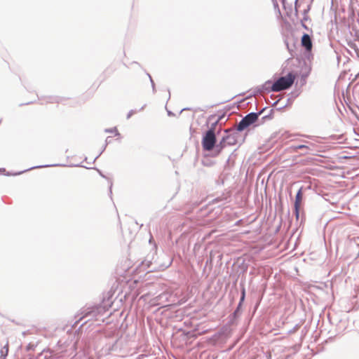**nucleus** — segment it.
<instances>
[{
  "instance_id": "nucleus-1",
  "label": "nucleus",
  "mask_w": 359,
  "mask_h": 359,
  "mask_svg": "<svg viewBox=\"0 0 359 359\" xmlns=\"http://www.w3.org/2000/svg\"><path fill=\"white\" fill-rule=\"evenodd\" d=\"M295 80V76L292 72L288 73L286 76L279 77L275 81L270 88V90L273 92H280L287 90L293 85Z\"/></svg>"
},
{
  "instance_id": "nucleus-2",
  "label": "nucleus",
  "mask_w": 359,
  "mask_h": 359,
  "mask_svg": "<svg viewBox=\"0 0 359 359\" xmlns=\"http://www.w3.org/2000/svg\"><path fill=\"white\" fill-rule=\"evenodd\" d=\"M266 108H263L258 112H250L245 115L242 119L238 123L236 126V130L238 132L243 131L245 129L248 128L252 124L255 123L257 121L259 120V116L263 114L264 111Z\"/></svg>"
},
{
  "instance_id": "nucleus-3",
  "label": "nucleus",
  "mask_w": 359,
  "mask_h": 359,
  "mask_svg": "<svg viewBox=\"0 0 359 359\" xmlns=\"http://www.w3.org/2000/svg\"><path fill=\"white\" fill-rule=\"evenodd\" d=\"M107 311L105 305L97 304L90 307L85 309L82 311V317L80 320L86 319L85 323L88 320L97 318L99 316H103Z\"/></svg>"
},
{
  "instance_id": "nucleus-4",
  "label": "nucleus",
  "mask_w": 359,
  "mask_h": 359,
  "mask_svg": "<svg viewBox=\"0 0 359 359\" xmlns=\"http://www.w3.org/2000/svg\"><path fill=\"white\" fill-rule=\"evenodd\" d=\"M217 142L216 133H212V131H205L204 133L201 140L203 151H211L215 150Z\"/></svg>"
},
{
  "instance_id": "nucleus-5",
  "label": "nucleus",
  "mask_w": 359,
  "mask_h": 359,
  "mask_svg": "<svg viewBox=\"0 0 359 359\" xmlns=\"http://www.w3.org/2000/svg\"><path fill=\"white\" fill-rule=\"evenodd\" d=\"M58 349L57 351L60 353H65V355L70 356L74 353L76 350V341H71L70 343L67 344V341H64L62 339H60L57 342Z\"/></svg>"
},
{
  "instance_id": "nucleus-6",
  "label": "nucleus",
  "mask_w": 359,
  "mask_h": 359,
  "mask_svg": "<svg viewBox=\"0 0 359 359\" xmlns=\"http://www.w3.org/2000/svg\"><path fill=\"white\" fill-rule=\"evenodd\" d=\"M301 44H302V46L305 50V53H304L305 57L307 59H309L310 55H311V50H312V47H313L312 40H311V37L310 36V35H309L308 34L304 33V34L302 35V39H301Z\"/></svg>"
},
{
  "instance_id": "nucleus-7",
  "label": "nucleus",
  "mask_w": 359,
  "mask_h": 359,
  "mask_svg": "<svg viewBox=\"0 0 359 359\" xmlns=\"http://www.w3.org/2000/svg\"><path fill=\"white\" fill-rule=\"evenodd\" d=\"M242 305L243 304H241V303H238L235 311L233 312L232 314H231L229 316V324H231V325L234 324L236 319L238 318H239V316H241V312H242V311H241Z\"/></svg>"
},
{
  "instance_id": "nucleus-8",
  "label": "nucleus",
  "mask_w": 359,
  "mask_h": 359,
  "mask_svg": "<svg viewBox=\"0 0 359 359\" xmlns=\"http://www.w3.org/2000/svg\"><path fill=\"white\" fill-rule=\"evenodd\" d=\"M52 166H64V165H62V164H53V165H42L33 166V167L27 168V169H26L25 170H22V171L16 172L15 174H13V175H18L22 174V173H24V172H25L27 171H29V170H33V169L41 168H48V167H52ZM5 175H7V176L12 175V174H11L9 172H7Z\"/></svg>"
},
{
  "instance_id": "nucleus-9",
  "label": "nucleus",
  "mask_w": 359,
  "mask_h": 359,
  "mask_svg": "<svg viewBox=\"0 0 359 359\" xmlns=\"http://www.w3.org/2000/svg\"><path fill=\"white\" fill-rule=\"evenodd\" d=\"M226 146H228V144H226L224 137H223L218 144L216 143V146L215 148V152L216 153L215 156L219 154L222 149L225 148Z\"/></svg>"
},
{
  "instance_id": "nucleus-10",
  "label": "nucleus",
  "mask_w": 359,
  "mask_h": 359,
  "mask_svg": "<svg viewBox=\"0 0 359 359\" xmlns=\"http://www.w3.org/2000/svg\"><path fill=\"white\" fill-rule=\"evenodd\" d=\"M228 146H233L237 143V138L235 134L224 136Z\"/></svg>"
},
{
  "instance_id": "nucleus-11",
  "label": "nucleus",
  "mask_w": 359,
  "mask_h": 359,
  "mask_svg": "<svg viewBox=\"0 0 359 359\" xmlns=\"http://www.w3.org/2000/svg\"><path fill=\"white\" fill-rule=\"evenodd\" d=\"M302 198H303V193H302V190L301 188L298 190V191L296 194L294 207H300L302 201Z\"/></svg>"
},
{
  "instance_id": "nucleus-12",
  "label": "nucleus",
  "mask_w": 359,
  "mask_h": 359,
  "mask_svg": "<svg viewBox=\"0 0 359 359\" xmlns=\"http://www.w3.org/2000/svg\"><path fill=\"white\" fill-rule=\"evenodd\" d=\"M291 149L293 151H297L299 149H306V151H305V152L304 153V154H309V151H311V149H309V146L306 144L292 145L291 147Z\"/></svg>"
},
{
  "instance_id": "nucleus-13",
  "label": "nucleus",
  "mask_w": 359,
  "mask_h": 359,
  "mask_svg": "<svg viewBox=\"0 0 359 359\" xmlns=\"http://www.w3.org/2000/svg\"><path fill=\"white\" fill-rule=\"evenodd\" d=\"M8 342L7 341L6 344L2 347V348L0 350V359H6L8 353Z\"/></svg>"
},
{
  "instance_id": "nucleus-14",
  "label": "nucleus",
  "mask_w": 359,
  "mask_h": 359,
  "mask_svg": "<svg viewBox=\"0 0 359 359\" xmlns=\"http://www.w3.org/2000/svg\"><path fill=\"white\" fill-rule=\"evenodd\" d=\"M51 353L48 351L43 350L40 353L37 357V359H51Z\"/></svg>"
},
{
  "instance_id": "nucleus-15",
  "label": "nucleus",
  "mask_w": 359,
  "mask_h": 359,
  "mask_svg": "<svg viewBox=\"0 0 359 359\" xmlns=\"http://www.w3.org/2000/svg\"><path fill=\"white\" fill-rule=\"evenodd\" d=\"M271 81L268 80L266 81L263 85L261 86V88H264V92L270 93L273 92L272 90H270Z\"/></svg>"
},
{
  "instance_id": "nucleus-16",
  "label": "nucleus",
  "mask_w": 359,
  "mask_h": 359,
  "mask_svg": "<svg viewBox=\"0 0 359 359\" xmlns=\"http://www.w3.org/2000/svg\"><path fill=\"white\" fill-rule=\"evenodd\" d=\"M245 299V288L243 285L241 287V297L238 303L243 304Z\"/></svg>"
},
{
  "instance_id": "nucleus-17",
  "label": "nucleus",
  "mask_w": 359,
  "mask_h": 359,
  "mask_svg": "<svg viewBox=\"0 0 359 359\" xmlns=\"http://www.w3.org/2000/svg\"><path fill=\"white\" fill-rule=\"evenodd\" d=\"M219 122H217V120H216L215 122L211 123L210 127L208 128L207 131H212V133H216V128Z\"/></svg>"
},
{
  "instance_id": "nucleus-18",
  "label": "nucleus",
  "mask_w": 359,
  "mask_h": 359,
  "mask_svg": "<svg viewBox=\"0 0 359 359\" xmlns=\"http://www.w3.org/2000/svg\"><path fill=\"white\" fill-rule=\"evenodd\" d=\"M272 114H273V109H271L270 113L269 114L262 116L261 121H260L261 123H263L266 120H271L272 118Z\"/></svg>"
},
{
  "instance_id": "nucleus-19",
  "label": "nucleus",
  "mask_w": 359,
  "mask_h": 359,
  "mask_svg": "<svg viewBox=\"0 0 359 359\" xmlns=\"http://www.w3.org/2000/svg\"><path fill=\"white\" fill-rule=\"evenodd\" d=\"M118 340H116L111 347L109 348V351H116L117 349Z\"/></svg>"
},
{
  "instance_id": "nucleus-20",
  "label": "nucleus",
  "mask_w": 359,
  "mask_h": 359,
  "mask_svg": "<svg viewBox=\"0 0 359 359\" xmlns=\"http://www.w3.org/2000/svg\"><path fill=\"white\" fill-rule=\"evenodd\" d=\"M36 345L34 344H32V343H29L27 346H26V351H33L35 348Z\"/></svg>"
},
{
  "instance_id": "nucleus-21",
  "label": "nucleus",
  "mask_w": 359,
  "mask_h": 359,
  "mask_svg": "<svg viewBox=\"0 0 359 359\" xmlns=\"http://www.w3.org/2000/svg\"><path fill=\"white\" fill-rule=\"evenodd\" d=\"M299 210L300 207H294V212L297 219L299 217Z\"/></svg>"
},
{
  "instance_id": "nucleus-22",
  "label": "nucleus",
  "mask_w": 359,
  "mask_h": 359,
  "mask_svg": "<svg viewBox=\"0 0 359 359\" xmlns=\"http://www.w3.org/2000/svg\"><path fill=\"white\" fill-rule=\"evenodd\" d=\"M104 132L105 133H114V132H116V135H119V133L116 130V128L105 129Z\"/></svg>"
},
{
  "instance_id": "nucleus-23",
  "label": "nucleus",
  "mask_w": 359,
  "mask_h": 359,
  "mask_svg": "<svg viewBox=\"0 0 359 359\" xmlns=\"http://www.w3.org/2000/svg\"><path fill=\"white\" fill-rule=\"evenodd\" d=\"M111 137L109 136L106 138V140H105V144L103 147V150H105L107 144H109V143H111Z\"/></svg>"
},
{
  "instance_id": "nucleus-24",
  "label": "nucleus",
  "mask_w": 359,
  "mask_h": 359,
  "mask_svg": "<svg viewBox=\"0 0 359 359\" xmlns=\"http://www.w3.org/2000/svg\"><path fill=\"white\" fill-rule=\"evenodd\" d=\"M135 113V110H130L127 114V119H129Z\"/></svg>"
},
{
  "instance_id": "nucleus-25",
  "label": "nucleus",
  "mask_w": 359,
  "mask_h": 359,
  "mask_svg": "<svg viewBox=\"0 0 359 359\" xmlns=\"http://www.w3.org/2000/svg\"><path fill=\"white\" fill-rule=\"evenodd\" d=\"M226 116L225 114H222V115H219V117L217 118V122H220L221 121H222L223 118H224Z\"/></svg>"
},
{
  "instance_id": "nucleus-26",
  "label": "nucleus",
  "mask_w": 359,
  "mask_h": 359,
  "mask_svg": "<svg viewBox=\"0 0 359 359\" xmlns=\"http://www.w3.org/2000/svg\"><path fill=\"white\" fill-rule=\"evenodd\" d=\"M285 46H286V47H287V48L288 51L292 54V48L290 47V45H289L288 42H287V41H285Z\"/></svg>"
},
{
  "instance_id": "nucleus-27",
  "label": "nucleus",
  "mask_w": 359,
  "mask_h": 359,
  "mask_svg": "<svg viewBox=\"0 0 359 359\" xmlns=\"http://www.w3.org/2000/svg\"><path fill=\"white\" fill-rule=\"evenodd\" d=\"M256 91L258 93H262L264 92V88H261V86H257V88H256Z\"/></svg>"
},
{
  "instance_id": "nucleus-28",
  "label": "nucleus",
  "mask_w": 359,
  "mask_h": 359,
  "mask_svg": "<svg viewBox=\"0 0 359 359\" xmlns=\"http://www.w3.org/2000/svg\"><path fill=\"white\" fill-rule=\"evenodd\" d=\"M151 84L153 93H154L156 92L155 83H154V82H153V83H151Z\"/></svg>"
},
{
  "instance_id": "nucleus-29",
  "label": "nucleus",
  "mask_w": 359,
  "mask_h": 359,
  "mask_svg": "<svg viewBox=\"0 0 359 359\" xmlns=\"http://www.w3.org/2000/svg\"><path fill=\"white\" fill-rule=\"evenodd\" d=\"M101 150L102 151L100 152V154L95 157V159H97L102 154V153L104 151V150H103V148H101Z\"/></svg>"
},
{
  "instance_id": "nucleus-30",
  "label": "nucleus",
  "mask_w": 359,
  "mask_h": 359,
  "mask_svg": "<svg viewBox=\"0 0 359 359\" xmlns=\"http://www.w3.org/2000/svg\"><path fill=\"white\" fill-rule=\"evenodd\" d=\"M168 115L169 116H174V114L171 111H168Z\"/></svg>"
},
{
  "instance_id": "nucleus-31",
  "label": "nucleus",
  "mask_w": 359,
  "mask_h": 359,
  "mask_svg": "<svg viewBox=\"0 0 359 359\" xmlns=\"http://www.w3.org/2000/svg\"><path fill=\"white\" fill-rule=\"evenodd\" d=\"M97 170V172H99V174L102 177H105V176L102 173V172L98 170V169H96Z\"/></svg>"
},
{
  "instance_id": "nucleus-32",
  "label": "nucleus",
  "mask_w": 359,
  "mask_h": 359,
  "mask_svg": "<svg viewBox=\"0 0 359 359\" xmlns=\"http://www.w3.org/2000/svg\"><path fill=\"white\" fill-rule=\"evenodd\" d=\"M111 187H112V182H111L110 187H109V194H112Z\"/></svg>"
},
{
  "instance_id": "nucleus-33",
  "label": "nucleus",
  "mask_w": 359,
  "mask_h": 359,
  "mask_svg": "<svg viewBox=\"0 0 359 359\" xmlns=\"http://www.w3.org/2000/svg\"><path fill=\"white\" fill-rule=\"evenodd\" d=\"M305 83H306V79L305 78H302V85H304Z\"/></svg>"
},
{
  "instance_id": "nucleus-34",
  "label": "nucleus",
  "mask_w": 359,
  "mask_h": 359,
  "mask_svg": "<svg viewBox=\"0 0 359 359\" xmlns=\"http://www.w3.org/2000/svg\"><path fill=\"white\" fill-rule=\"evenodd\" d=\"M191 109L190 108H188V107H186V108H184L181 110V112H182L183 111H185V110H190Z\"/></svg>"
},
{
  "instance_id": "nucleus-35",
  "label": "nucleus",
  "mask_w": 359,
  "mask_h": 359,
  "mask_svg": "<svg viewBox=\"0 0 359 359\" xmlns=\"http://www.w3.org/2000/svg\"><path fill=\"white\" fill-rule=\"evenodd\" d=\"M5 171H6L5 168H0V172H5Z\"/></svg>"
},
{
  "instance_id": "nucleus-36",
  "label": "nucleus",
  "mask_w": 359,
  "mask_h": 359,
  "mask_svg": "<svg viewBox=\"0 0 359 359\" xmlns=\"http://www.w3.org/2000/svg\"><path fill=\"white\" fill-rule=\"evenodd\" d=\"M147 75L148 76V78H149V79L151 78V75L149 73H147Z\"/></svg>"
},
{
  "instance_id": "nucleus-37",
  "label": "nucleus",
  "mask_w": 359,
  "mask_h": 359,
  "mask_svg": "<svg viewBox=\"0 0 359 359\" xmlns=\"http://www.w3.org/2000/svg\"><path fill=\"white\" fill-rule=\"evenodd\" d=\"M149 80H150L151 83H153L154 80L152 79V78H151Z\"/></svg>"
},
{
  "instance_id": "nucleus-38",
  "label": "nucleus",
  "mask_w": 359,
  "mask_h": 359,
  "mask_svg": "<svg viewBox=\"0 0 359 359\" xmlns=\"http://www.w3.org/2000/svg\"><path fill=\"white\" fill-rule=\"evenodd\" d=\"M145 106H146V105H144L142 107H141V109H140V111H141V110H143Z\"/></svg>"
},
{
  "instance_id": "nucleus-39",
  "label": "nucleus",
  "mask_w": 359,
  "mask_h": 359,
  "mask_svg": "<svg viewBox=\"0 0 359 359\" xmlns=\"http://www.w3.org/2000/svg\"><path fill=\"white\" fill-rule=\"evenodd\" d=\"M85 359H93L90 357H85Z\"/></svg>"
},
{
  "instance_id": "nucleus-40",
  "label": "nucleus",
  "mask_w": 359,
  "mask_h": 359,
  "mask_svg": "<svg viewBox=\"0 0 359 359\" xmlns=\"http://www.w3.org/2000/svg\"><path fill=\"white\" fill-rule=\"evenodd\" d=\"M283 1H284L285 0H282Z\"/></svg>"
}]
</instances>
